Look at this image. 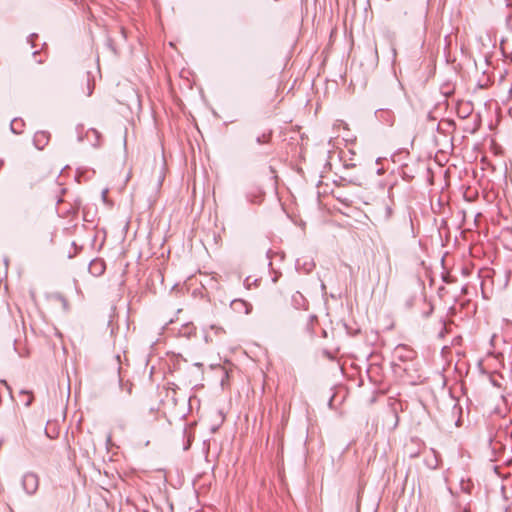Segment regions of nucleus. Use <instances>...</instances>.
<instances>
[{
	"label": "nucleus",
	"mask_w": 512,
	"mask_h": 512,
	"mask_svg": "<svg viewBox=\"0 0 512 512\" xmlns=\"http://www.w3.org/2000/svg\"><path fill=\"white\" fill-rule=\"evenodd\" d=\"M22 486L28 495H34L39 488V477L36 473L27 472L23 475Z\"/></svg>",
	"instance_id": "1"
},
{
	"label": "nucleus",
	"mask_w": 512,
	"mask_h": 512,
	"mask_svg": "<svg viewBox=\"0 0 512 512\" xmlns=\"http://www.w3.org/2000/svg\"><path fill=\"white\" fill-rule=\"evenodd\" d=\"M230 306L234 312L242 315H248L252 311L251 303L243 299H234Z\"/></svg>",
	"instance_id": "2"
},
{
	"label": "nucleus",
	"mask_w": 512,
	"mask_h": 512,
	"mask_svg": "<svg viewBox=\"0 0 512 512\" xmlns=\"http://www.w3.org/2000/svg\"><path fill=\"white\" fill-rule=\"evenodd\" d=\"M50 141V133L47 131H37L33 137V143L38 150H43Z\"/></svg>",
	"instance_id": "3"
},
{
	"label": "nucleus",
	"mask_w": 512,
	"mask_h": 512,
	"mask_svg": "<svg viewBox=\"0 0 512 512\" xmlns=\"http://www.w3.org/2000/svg\"><path fill=\"white\" fill-rule=\"evenodd\" d=\"M106 270V264L104 260L96 258L89 264V272L93 276H101Z\"/></svg>",
	"instance_id": "4"
},
{
	"label": "nucleus",
	"mask_w": 512,
	"mask_h": 512,
	"mask_svg": "<svg viewBox=\"0 0 512 512\" xmlns=\"http://www.w3.org/2000/svg\"><path fill=\"white\" fill-rule=\"evenodd\" d=\"M395 354L403 361L412 360L415 357L414 350L408 348L406 345H398L395 349Z\"/></svg>",
	"instance_id": "5"
},
{
	"label": "nucleus",
	"mask_w": 512,
	"mask_h": 512,
	"mask_svg": "<svg viewBox=\"0 0 512 512\" xmlns=\"http://www.w3.org/2000/svg\"><path fill=\"white\" fill-rule=\"evenodd\" d=\"M47 181L49 182V184L53 188L52 191L55 193V197L54 198L57 199V204L59 205L61 203H64L65 200L60 198L58 196V193L64 194L66 189L61 187V185L56 182V180L54 179V176L49 177V179H47Z\"/></svg>",
	"instance_id": "6"
},
{
	"label": "nucleus",
	"mask_w": 512,
	"mask_h": 512,
	"mask_svg": "<svg viewBox=\"0 0 512 512\" xmlns=\"http://www.w3.org/2000/svg\"><path fill=\"white\" fill-rule=\"evenodd\" d=\"M26 180L31 188L39 186L45 179H42L41 173L37 171H32L27 174Z\"/></svg>",
	"instance_id": "7"
},
{
	"label": "nucleus",
	"mask_w": 512,
	"mask_h": 512,
	"mask_svg": "<svg viewBox=\"0 0 512 512\" xmlns=\"http://www.w3.org/2000/svg\"><path fill=\"white\" fill-rule=\"evenodd\" d=\"M263 197L264 192L258 187H253L247 194V198L251 203H260Z\"/></svg>",
	"instance_id": "8"
},
{
	"label": "nucleus",
	"mask_w": 512,
	"mask_h": 512,
	"mask_svg": "<svg viewBox=\"0 0 512 512\" xmlns=\"http://www.w3.org/2000/svg\"><path fill=\"white\" fill-rule=\"evenodd\" d=\"M24 126H25V123L22 119L20 118H15L11 121V124H10V128H11V131L14 133V134H21L23 133V130H24Z\"/></svg>",
	"instance_id": "9"
},
{
	"label": "nucleus",
	"mask_w": 512,
	"mask_h": 512,
	"mask_svg": "<svg viewBox=\"0 0 512 512\" xmlns=\"http://www.w3.org/2000/svg\"><path fill=\"white\" fill-rule=\"evenodd\" d=\"M196 328L192 323H187L182 326V328L179 330V334L183 337L190 338L192 335H195Z\"/></svg>",
	"instance_id": "10"
},
{
	"label": "nucleus",
	"mask_w": 512,
	"mask_h": 512,
	"mask_svg": "<svg viewBox=\"0 0 512 512\" xmlns=\"http://www.w3.org/2000/svg\"><path fill=\"white\" fill-rule=\"evenodd\" d=\"M20 396L22 398V402L25 406H30L34 400V395L31 391L22 390L20 392Z\"/></svg>",
	"instance_id": "11"
},
{
	"label": "nucleus",
	"mask_w": 512,
	"mask_h": 512,
	"mask_svg": "<svg viewBox=\"0 0 512 512\" xmlns=\"http://www.w3.org/2000/svg\"><path fill=\"white\" fill-rule=\"evenodd\" d=\"M148 414L150 415L151 420L146 419L145 417H143V423H144V425L146 427H149L152 423L158 421V411L157 410L150 409Z\"/></svg>",
	"instance_id": "12"
},
{
	"label": "nucleus",
	"mask_w": 512,
	"mask_h": 512,
	"mask_svg": "<svg viewBox=\"0 0 512 512\" xmlns=\"http://www.w3.org/2000/svg\"><path fill=\"white\" fill-rule=\"evenodd\" d=\"M431 458L426 460L427 466L431 469H436L439 464V460L434 450H431Z\"/></svg>",
	"instance_id": "13"
},
{
	"label": "nucleus",
	"mask_w": 512,
	"mask_h": 512,
	"mask_svg": "<svg viewBox=\"0 0 512 512\" xmlns=\"http://www.w3.org/2000/svg\"><path fill=\"white\" fill-rule=\"evenodd\" d=\"M80 206H81V201L80 200H75L74 204L71 205L70 208L67 211L64 212L65 215L66 216L75 215L78 212Z\"/></svg>",
	"instance_id": "14"
},
{
	"label": "nucleus",
	"mask_w": 512,
	"mask_h": 512,
	"mask_svg": "<svg viewBox=\"0 0 512 512\" xmlns=\"http://www.w3.org/2000/svg\"><path fill=\"white\" fill-rule=\"evenodd\" d=\"M209 329L211 331H213L216 336H219V337H221L225 334L224 328L219 325H215V324L210 325Z\"/></svg>",
	"instance_id": "15"
},
{
	"label": "nucleus",
	"mask_w": 512,
	"mask_h": 512,
	"mask_svg": "<svg viewBox=\"0 0 512 512\" xmlns=\"http://www.w3.org/2000/svg\"><path fill=\"white\" fill-rule=\"evenodd\" d=\"M271 139V132L269 133H263L261 136L257 137V143L264 144L268 143Z\"/></svg>",
	"instance_id": "16"
},
{
	"label": "nucleus",
	"mask_w": 512,
	"mask_h": 512,
	"mask_svg": "<svg viewBox=\"0 0 512 512\" xmlns=\"http://www.w3.org/2000/svg\"><path fill=\"white\" fill-rule=\"evenodd\" d=\"M93 87H94L93 83H91V81H90V80H88V81H87V88H88L87 95H88V96H90V95L92 94V92H93Z\"/></svg>",
	"instance_id": "17"
},
{
	"label": "nucleus",
	"mask_w": 512,
	"mask_h": 512,
	"mask_svg": "<svg viewBox=\"0 0 512 512\" xmlns=\"http://www.w3.org/2000/svg\"><path fill=\"white\" fill-rule=\"evenodd\" d=\"M385 116L391 117V114L388 111H380L379 112V117L380 118H384Z\"/></svg>",
	"instance_id": "18"
},
{
	"label": "nucleus",
	"mask_w": 512,
	"mask_h": 512,
	"mask_svg": "<svg viewBox=\"0 0 512 512\" xmlns=\"http://www.w3.org/2000/svg\"><path fill=\"white\" fill-rule=\"evenodd\" d=\"M385 119H386V121H387L388 125H392V124H393V122H394V119H393V116H392V115H391V117H389V116H385Z\"/></svg>",
	"instance_id": "19"
},
{
	"label": "nucleus",
	"mask_w": 512,
	"mask_h": 512,
	"mask_svg": "<svg viewBox=\"0 0 512 512\" xmlns=\"http://www.w3.org/2000/svg\"><path fill=\"white\" fill-rule=\"evenodd\" d=\"M88 133L93 134L97 139L100 137L99 132L95 129H91Z\"/></svg>",
	"instance_id": "20"
},
{
	"label": "nucleus",
	"mask_w": 512,
	"mask_h": 512,
	"mask_svg": "<svg viewBox=\"0 0 512 512\" xmlns=\"http://www.w3.org/2000/svg\"><path fill=\"white\" fill-rule=\"evenodd\" d=\"M1 382L6 386V388H7L8 390H10L9 385H8V383H7L5 380H2Z\"/></svg>",
	"instance_id": "21"
},
{
	"label": "nucleus",
	"mask_w": 512,
	"mask_h": 512,
	"mask_svg": "<svg viewBox=\"0 0 512 512\" xmlns=\"http://www.w3.org/2000/svg\"><path fill=\"white\" fill-rule=\"evenodd\" d=\"M295 297H300V298H302V295H301L300 293H298V292H297V293H296V295L294 296V298H295Z\"/></svg>",
	"instance_id": "22"
},
{
	"label": "nucleus",
	"mask_w": 512,
	"mask_h": 512,
	"mask_svg": "<svg viewBox=\"0 0 512 512\" xmlns=\"http://www.w3.org/2000/svg\"><path fill=\"white\" fill-rule=\"evenodd\" d=\"M71 2L77 4L79 2V0H70Z\"/></svg>",
	"instance_id": "23"
}]
</instances>
